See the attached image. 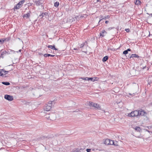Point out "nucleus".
Instances as JSON below:
<instances>
[{"mask_svg": "<svg viewBox=\"0 0 152 152\" xmlns=\"http://www.w3.org/2000/svg\"><path fill=\"white\" fill-rule=\"evenodd\" d=\"M59 5V3L58 2L56 1L54 3V6L56 7H57Z\"/></svg>", "mask_w": 152, "mask_h": 152, "instance_id": "nucleus-24", "label": "nucleus"}, {"mask_svg": "<svg viewBox=\"0 0 152 152\" xmlns=\"http://www.w3.org/2000/svg\"><path fill=\"white\" fill-rule=\"evenodd\" d=\"M125 30L127 32H129L130 31V29L129 28H127L125 29Z\"/></svg>", "mask_w": 152, "mask_h": 152, "instance_id": "nucleus-33", "label": "nucleus"}, {"mask_svg": "<svg viewBox=\"0 0 152 152\" xmlns=\"http://www.w3.org/2000/svg\"><path fill=\"white\" fill-rule=\"evenodd\" d=\"M74 50H76L77 49L75 48H74Z\"/></svg>", "mask_w": 152, "mask_h": 152, "instance_id": "nucleus-47", "label": "nucleus"}, {"mask_svg": "<svg viewBox=\"0 0 152 152\" xmlns=\"http://www.w3.org/2000/svg\"><path fill=\"white\" fill-rule=\"evenodd\" d=\"M108 22H109V21H107V20L105 22V23L106 24L108 23Z\"/></svg>", "mask_w": 152, "mask_h": 152, "instance_id": "nucleus-41", "label": "nucleus"}, {"mask_svg": "<svg viewBox=\"0 0 152 152\" xmlns=\"http://www.w3.org/2000/svg\"><path fill=\"white\" fill-rule=\"evenodd\" d=\"M86 151L87 152H90L91 151V149H87L86 150Z\"/></svg>", "mask_w": 152, "mask_h": 152, "instance_id": "nucleus-35", "label": "nucleus"}, {"mask_svg": "<svg viewBox=\"0 0 152 152\" xmlns=\"http://www.w3.org/2000/svg\"><path fill=\"white\" fill-rule=\"evenodd\" d=\"M110 140L107 139H106L104 142V144H105V145H109L110 143Z\"/></svg>", "mask_w": 152, "mask_h": 152, "instance_id": "nucleus-15", "label": "nucleus"}, {"mask_svg": "<svg viewBox=\"0 0 152 152\" xmlns=\"http://www.w3.org/2000/svg\"><path fill=\"white\" fill-rule=\"evenodd\" d=\"M52 102H49L48 104L44 107V110L46 111H49L51 108L52 106Z\"/></svg>", "mask_w": 152, "mask_h": 152, "instance_id": "nucleus-3", "label": "nucleus"}, {"mask_svg": "<svg viewBox=\"0 0 152 152\" xmlns=\"http://www.w3.org/2000/svg\"><path fill=\"white\" fill-rule=\"evenodd\" d=\"M3 50H1V53L0 56V57L1 58H4L3 55L4 54H10V53L9 51H7L6 50H4L2 52Z\"/></svg>", "mask_w": 152, "mask_h": 152, "instance_id": "nucleus-10", "label": "nucleus"}, {"mask_svg": "<svg viewBox=\"0 0 152 152\" xmlns=\"http://www.w3.org/2000/svg\"><path fill=\"white\" fill-rule=\"evenodd\" d=\"M85 80H89V77H86L85 78Z\"/></svg>", "mask_w": 152, "mask_h": 152, "instance_id": "nucleus-36", "label": "nucleus"}, {"mask_svg": "<svg viewBox=\"0 0 152 152\" xmlns=\"http://www.w3.org/2000/svg\"><path fill=\"white\" fill-rule=\"evenodd\" d=\"M86 17V15H81L80 16L79 18H78V20H80L82 18H85Z\"/></svg>", "mask_w": 152, "mask_h": 152, "instance_id": "nucleus-25", "label": "nucleus"}, {"mask_svg": "<svg viewBox=\"0 0 152 152\" xmlns=\"http://www.w3.org/2000/svg\"><path fill=\"white\" fill-rule=\"evenodd\" d=\"M78 17L79 18V16H75V17L74 18L75 19H76V21H78L79 20H78V19L77 20V18Z\"/></svg>", "mask_w": 152, "mask_h": 152, "instance_id": "nucleus-32", "label": "nucleus"}, {"mask_svg": "<svg viewBox=\"0 0 152 152\" xmlns=\"http://www.w3.org/2000/svg\"><path fill=\"white\" fill-rule=\"evenodd\" d=\"M4 98L9 101H12L13 99V97L12 96L8 95H5L4 96Z\"/></svg>", "mask_w": 152, "mask_h": 152, "instance_id": "nucleus-7", "label": "nucleus"}, {"mask_svg": "<svg viewBox=\"0 0 152 152\" xmlns=\"http://www.w3.org/2000/svg\"><path fill=\"white\" fill-rule=\"evenodd\" d=\"M152 35V34H151V35Z\"/></svg>", "mask_w": 152, "mask_h": 152, "instance_id": "nucleus-50", "label": "nucleus"}, {"mask_svg": "<svg viewBox=\"0 0 152 152\" xmlns=\"http://www.w3.org/2000/svg\"><path fill=\"white\" fill-rule=\"evenodd\" d=\"M129 95H131V94H130V93H129Z\"/></svg>", "mask_w": 152, "mask_h": 152, "instance_id": "nucleus-49", "label": "nucleus"}, {"mask_svg": "<svg viewBox=\"0 0 152 152\" xmlns=\"http://www.w3.org/2000/svg\"><path fill=\"white\" fill-rule=\"evenodd\" d=\"M84 44H82L80 45V48H84Z\"/></svg>", "mask_w": 152, "mask_h": 152, "instance_id": "nucleus-34", "label": "nucleus"}, {"mask_svg": "<svg viewBox=\"0 0 152 152\" xmlns=\"http://www.w3.org/2000/svg\"><path fill=\"white\" fill-rule=\"evenodd\" d=\"M56 115L55 114L51 113L50 115L48 118V119H50L51 120L53 121L56 118Z\"/></svg>", "mask_w": 152, "mask_h": 152, "instance_id": "nucleus-6", "label": "nucleus"}, {"mask_svg": "<svg viewBox=\"0 0 152 152\" xmlns=\"http://www.w3.org/2000/svg\"><path fill=\"white\" fill-rule=\"evenodd\" d=\"M2 84H4L6 86H8L10 85V83L8 82H2Z\"/></svg>", "mask_w": 152, "mask_h": 152, "instance_id": "nucleus-22", "label": "nucleus"}, {"mask_svg": "<svg viewBox=\"0 0 152 152\" xmlns=\"http://www.w3.org/2000/svg\"><path fill=\"white\" fill-rule=\"evenodd\" d=\"M134 57L138 58H139V57L138 55H137V54H132L131 55V56L130 57V58H134Z\"/></svg>", "mask_w": 152, "mask_h": 152, "instance_id": "nucleus-18", "label": "nucleus"}, {"mask_svg": "<svg viewBox=\"0 0 152 152\" xmlns=\"http://www.w3.org/2000/svg\"><path fill=\"white\" fill-rule=\"evenodd\" d=\"M44 2V1L43 0H39L38 1H35V3L37 6L41 5L42 6V4Z\"/></svg>", "mask_w": 152, "mask_h": 152, "instance_id": "nucleus-5", "label": "nucleus"}, {"mask_svg": "<svg viewBox=\"0 0 152 152\" xmlns=\"http://www.w3.org/2000/svg\"><path fill=\"white\" fill-rule=\"evenodd\" d=\"M31 13V12L30 11H29L28 13L26 14H25L23 15V18L26 19L29 18L30 17Z\"/></svg>", "mask_w": 152, "mask_h": 152, "instance_id": "nucleus-8", "label": "nucleus"}, {"mask_svg": "<svg viewBox=\"0 0 152 152\" xmlns=\"http://www.w3.org/2000/svg\"><path fill=\"white\" fill-rule=\"evenodd\" d=\"M110 143L109 145H112L114 144V142L113 140H110Z\"/></svg>", "mask_w": 152, "mask_h": 152, "instance_id": "nucleus-27", "label": "nucleus"}, {"mask_svg": "<svg viewBox=\"0 0 152 152\" xmlns=\"http://www.w3.org/2000/svg\"><path fill=\"white\" fill-rule=\"evenodd\" d=\"M146 66H145V67H143V69H144V68H145Z\"/></svg>", "mask_w": 152, "mask_h": 152, "instance_id": "nucleus-48", "label": "nucleus"}, {"mask_svg": "<svg viewBox=\"0 0 152 152\" xmlns=\"http://www.w3.org/2000/svg\"><path fill=\"white\" fill-rule=\"evenodd\" d=\"M82 50L83 52H84V53H87V50L84 49V48H82Z\"/></svg>", "mask_w": 152, "mask_h": 152, "instance_id": "nucleus-30", "label": "nucleus"}, {"mask_svg": "<svg viewBox=\"0 0 152 152\" xmlns=\"http://www.w3.org/2000/svg\"><path fill=\"white\" fill-rule=\"evenodd\" d=\"M140 1L139 0H136L135 1V4L136 5H139L140 4Z\"/></svg>", "mask_w": 152, "mask_h": 152, "instance_id": "nucleus-23", "label": "nucleus"}, {"mask_svg": "<svg viewBox=\"0 0 152 152\" xmlns=\"http://www.w3.org/2000/svg\"><path fill=\"white\" fill-rule=\"evenodd\" d=\"M10 50L11 51H12H12H14L12 50Z\"/></svg>", "mask_w": 152, "mask_h": 152, "instance_id": "nucleus-46", "label": "nucleus"}, {"mask_svg": "<svg viewBox=\"0 0 152 152\" xmlns=\"http://www.w3.org/2000/svg\"><path fill=\"white\" fill-rule=\"evenodd\" d=\"M110 18V16L108 15H107L105 16L104 18H102V16L101 15L100 16V20H99L98 24L102 20V19H105L106 20L107 19L109 18Z\"/></svg>", "mask_w": 152, "mask_h": 152, "instance_id": "nucleus-13", "label": "nucleus"}, {"mask_svg": "<svg viewBox=\"0 0 152 152\" xmlns=\"http://www.w3.org/2000/svg\"><path fill=\"white\" fill-rule=\"evenodd\" d=\"M135 129L137 132H140L141 131L140 128L139 126H137L135 127Z\"/></svg>", "mask_w": 152, "mask_h": 152, "instance_id": "nucleus-21", "label": "nucleus"}, {"mask_svg": "<svg viewBox=\"0 0 152 152\" xmlns=\"http://www.w3.org/2000/svg\"><path fill=\"white\" fill-rule=\"evenodd\" d=\"M138 111L139 112V115L145 116L147 114V113L143 110H138Z\"/></svg>", "mask_w": 152, "mask_h": 152, "instance_id": "nucleus-9", "label": "nucleus"}, {"mask_svg": "<svg viewBox=\"0 0 152 152\" xmlns=\"http://www.w3.org/2000/svg\"><path fill=\"white\" fill-rule=\"evenodd\" d=\"M97 2H101V0H97Z\"/></svg>", "mask_w": 152, "mask_h": 152, "instance_id": "nucleus-40", "label": "nucleus"}, {"mask_svg": "<svg viewBox=\"0 0 152 152\" xmlns=\"http://www.w3.org/2000/svg\"><path fill=\"white\" fill-rule=\"evenodd\" d=\"M93 107H95L96 108H97L98 109L100 110L101 109V107L100 105L96 103H94L93 104Z\"/></svg>", "mask_w": 152, "mask_h": 152, "instance_id": "nucleus-14", "label": "nucleus"}, {"mask_svg": "<svg viewBox=\"0 0 152 152\" xmlns=\"http://www.w3.org/2000/svg\"><path fill=\"white\" fill-rule=\"evenodd\" d=\"M151 104H152V103H151Z\"/></svg>", "mask_w": 152, "mask_h": 152, "instance_id": "nucleus-51", "label": "nucleus"}, {"mask_svg": "<svg viewBox=\"0 0 152 152\" xmlns=\"http://www.w3.org/2000/svg\"><path fill=\"white\" fill-rule=\"evenodd\" d=\"M9 71H7L4 69L0 70V76H2L7 74Z\"/></svg>", "mask_w": 152, "mask_h": 152, "instance_id": "nucleus-4", "label": "nucleus"}, {"mask_svg": "<svg viewBox=\"0 0 152 152\" xmlns=\"http://www.w3.org/2000/svg\"><path fill=\"white\" fill-rule=\"evenodd\" d=\"M139 112L137 110H135L129 113L128 116L130 117H137L139 116Z\"/></svg>", "mask_w": 152, "mask_h": 152, "instance_id": "nucleus-1", "label": "nucleus"}, {"mask_svg": "<svg viewBox=\"0 0 152 152\" xmlns=\"http://www.w3.org/2000/svg\"><path fill=\"white\" fill-rule=\"evenodd\" d=\"M49 55H50L49 56H51V57H54L55 56V55H51V54H49Z\"/></svg>", "mask_w": 152, "mask_h": 152, "instance_id": "nucleus-38", "label": "nucleus"}, {"mask_svg": "<svg viewBox=\"0 0 152 152\" xmlns=\"http://www.w3.org/2000/svg\"><path fill=\"white\" fill-rule=\"evenodd\" d=\"M21 50H19L18 51L20 52H21Z\"/></svg>", "mask_w": 152, "mask_h": 152, "instance_id": "nucleus-45", "label": "nucleus"}, {"mask_svg": "<svg viewBox=\"0 0 152 152\" xmlns=\"http://www.w3.org/2000/svg\"><path fill=\"white\" fill-rule=\"evenodd\" d=\"M48 47L49 48H51L55 50H57V49L55 48L54 45H48Z\"/></svg>", "mask_w": 152, "mask_h": 152, "instance_id": "nucleus-17", "label": "nucleus"}, {"mask_svg": "<svg viewBox=\"0 0 152 152\" xmlns=\"http://www.w3.org/2000/svg\"><path fill=\"white\" fill-rule=\"evenodd\" d=\"M25 0H22L20 1L17 5L15 6L14 8V10H15V9H19L23 5V4L25 2Z\"/></svg>", "mask_w": 152, "mask_h": 152, "instance_id": "nucleus-2", "label": "nucleus"}, {"mask_svg": "<svg viewBox=\"0 0 152 152\" xmlns=\"http://www.w3.org/2000/svg\"><path fill=\"white\" fill-rule=\"evenodd\" d=\"M73 19V20H72V22H74H74H75V18H74Z\"/></svg>", "mask_w": 152, "mask_h": 152, "instance_id": "nucleus-42", "label": "nucleus"}, {"mask_svg": "<svg viewBox=\"0 0 152 152\" xmlns=\"http://www.w3.org/2000/svg\"><path fill=\"white\" fill-rule=\"evenodd\" d=\"M4 41H9L11 39V38L10 37H8L6 38H4Z\"/></svg>", "mask_w": 152, "mask_h": 152, "instance_id": "nucleus-20", "label": "nucleus"}, {"mask_svg": "<svg viewBox=\"0 0 152 152\" xmlns=\"http://www.w3.org/2000/svg\"><path fill=\"white\" fill-rule=\"evenodd\" d=\"M113 145H115V146L118 145L117 142H116L115 143V142H114V144H113Z\"/></svg>", "mask_w": 152, "mask_h": 152, "instance_id": "nucleus-37", "label": "nucleus"}, {"mask_svg": "<svg viewBox=\"0 0 152 152\" xmlns=\"http://www.w3.org/2000/svg\"><path fill=\"white\" fill-rule=\"evenodd\" d=\"M48 15V13L47 12H42L39 15V17H42L41 18H43V17H46Z\"/></svg>", "mask_w": 152, "mask_h": 152, "instance_id": "nucleus-12", "label": "nucleus"}, {"mask_svg": "<svg viewBox=\"0 0 152 152\" xmlns=\"http://www.w3.org/2000/svg\"><path fill=\"white\" fill-rule=\"evenodd\" d=\"M4 41L3 38L1 39H0V44H2L4 43Z\"/></svg>", "mask_w": 152, "mask_h": 152, "instance_id": "nucleus-26", "label": "nucleus"}, {"mask_svg": "<svg viewBox=\"0 0 152 152\" xmlns=\"http://www.w3.org/2000/svg\"><path fill=\"white\" fill-rule=\"evenodd\" d=\"M150 15L152 17V13L150 14Z\"/></svg>", "mask_w": 152, "mask_h": 152, "instance_id": "nucleus-44", "label": "nucleus"}, {"mask_svg": "<svg viewBox=\"0 0 152 152\" xmlns=\"http://www.w3.org/2000/svg\"><path fill=\"white\" fill-rule=\"evenodd\" d=\"M85 77H81V79H82L83 80H85Z\"/></svg>", "mask_w": 152, "mask_h": 152, "instance_id": "nucleus-43", "label": "nucleus"}, {"mask_svg": "<svg viewBox=\"0 0 152 152\" xmlns=\"http://www.w3.org/2000/svg\"><path fill=\"white\" fill-rule=\"evenodd\" d=\"M107 33L106 31H105L104 30H102V31H101L100 33V36L101 37H104V36L107 34Z\"/></svg>", "mask_w": 152, "mask_h": 152, "instance_id": "nucleus-11", "label": "nucleus"}, {"mask_svg": "<svg viewBox=\"0 0 152 152\" xmlns=\"http://www.w3.org/2000/svg\"><path fill=\"white\" fill-rule=\"evenodd\" d=\"M126 50L128 52L129 51H131V50L130 48Z\"/></svg>", "mask_w": 152, "mask_h": 152, "instance_id": "nucleus-39", "label": "nucleus"}, {"mask_svg": "<svg viewBox=\"0 0 152 152\" xmlns=\"http://www.w3.org/2000/svg\"><path fill=\"white\" fill-rule=\"evenodd\" d=\"M50 55L49 54H45L44 55V56L45 57H47L49 56Z\"/></svg>", "mask_w": 152, "mask_h": 152, "instance_id": "nucleus-31", "label": "nucleus"}, {"mask_svg": "<svg viewBox=\"0 0 152 152\" xmlns=\"http://www.w3.org/2000/svg\"><path fill=\"white\" fill-rule=\"evenodd\" d=\"M128 53V52L126 50L124 51L123 52V54L125 55L127 54Z\"/></svg>", "mask_w": 152, "mask_h": 152, "instance_id": "nucleus-28", "label": "nucleus"}, {"mask_svg": "<svg viewBox=\"0 0 152 152\" xmlns=\"http://www.w3.org/2000/svg\"><path fill=\"white\" fill-rule=\"evenodd\" d=\"M94 104L92 102H89V105L90 106H92L93 107V104Z\"/></svg>", "mask_w": 152, "mask_h": 152, "instance_id": "nucleus-29", "label": "nucleus"}, {"mask_svg": "<svg viewBox=\"0 0 152 152\" xmlns=\"http://www.w3.org/2000/svg\"><path fill=\"white\" fill-rule=\"evenodd\" d=\"M97 78V77H89V80H90L91 81L94 82L95 80H97L96 79Z\"/></svg>", "mask_w": 152, "mask_h": 152, "instance_id": "nucleus-16", "label": "nucleus"}, {"mask_svg": "<svg viewBox=\"0 0 152 152\" xmlns=\"http://www.w3.org/2000/svg\"><path fill=\"white\" fill-rule=\"evenodd\" d=\"M108 57L107 56H105L102 59L103 62H105L108 60Z\"/></svg>", "mask_w": 152, "mask_h": 152, "instance_id": "nucleus-19", "label": "nucleus"}]
</instances>
